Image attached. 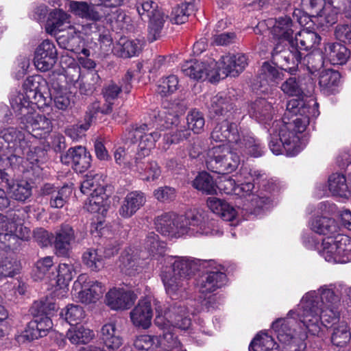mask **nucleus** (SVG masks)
Masks as SVG:
<instances>
[{
  "label": "nucleus",
  "mask_w": 351,
  "mask_h": 351,
  "mask_svg": "<svg viewBox=\"0 0 351 351\" xmlns=\"http://www.w3.org/2000/svg\"><path fill=\"white\" fill-rule=\"evenodd\" d=\"M181 71L185 75L195 80L208 79L210 82H216L221 78L214 61L210 63L197 60L187 61L182 65Z\"/></svg>",
  "instance_id": "f8f14e48"
},
{
  "label": "nucleus",
  "mask_w": 351,
  "mask_h": 351,
  "mask_svg": "<svg viewBox=\"0 0 351 351\" xmlns=\"http://www.w3.org/2000/svg\"><path fill=\"white\" fill-rule=\"evenodd\" d=\"M311 228L319 234H330L337 232L338 226L334 219L327 217H317L311 223Z\"/></svg>",
  "instance_id": "c03bdc74"
},
{
  "label": "nucleus",
  "mask_w": 351,
  "mask_h": 351,
  "mask_svg": "<svg viewBox=\"0 0 351 351\" xmlns=\"http://www.w3.org/2000/svg\"><path fill=\"white\" fill-rule=\"evenodd\" d=\"M23 138L21 132L13 127H10L0 130V144L4 145L5 154L13 152L19 153V151L15 148L17 141Z\"/></svg>",
  "instance_id": "72a5a7b5"
},
{
  "label": "nucleus",
  "mask_w": 351,
  "mask_h": 351,
  "mask_svg": "<svg viewBox=\"0 0 351 351\" xmlns=\"http://www.w3.org/2000/svg\"><path fill=\"white\" fill-rule=\"evenodd\" d=\"M69 10L75 15L93 21H99L103 16L99 11L95 10L93 7L84 1H71Z\"/></svg>",
  "instance_id": "f704fd0d"
},
{
  "label": "nucleus",
  "mask_w": 351,
  "mask_h": 351,
  "mask_svg": "<svg viewBox=\"0 0 351 351\" xmlns=\"http://www.w3.org/2000/svg\"><path fill=\"white\" fill-rule=\"evenodd\" d=\"M320 42L321 37L317 32L304 29L295 34L294 39L290 40V47H295L299 51H308L317 47Z\"/></svg>",
  "instance_id": "b1692460"
},
{
  "label": "nucleus",
  "mask_w": 351,
  "mask_h": 351,
  "mask_svg": "<svg viewBox=\"0 0 351 351\" xmlns=\"http://www.w3.org/2000/svg\"><path fill=\"white\" fill-rule=\"evenodd\" d=\"M295 23L290 16H279L275 19V23L271 29V34L273 36L282 44L288 41L290 44L293 34L295 30Z\"/></svg>",
  "instance_id": "5701e85b"
},
{
  "label": "nucleus",
  "mask_w": 351,
  "mask_h": 351,
  "mask_svg": "<svg viewBox=\"0 0 351 351\" xmlns=\"http://www.w3.org/2000/svg\"><path fill=\"white\" fill-rule=\"evenodd\" d=\"M105 291L106 288L102 283L93 282L82 287L77 293V298L82 303H95L102 297Z\"/></svg>",
  "instance_id": "7c9ffc66"
},
{
  "label": "nucleus",
  "mask_w": 351,
  "mask_h": 351,
  "mask_svg": "<svg viewBox=\"0 0 351 351\" xmlns=\"http://www.w3.org/2000/svg\"><path fill=\"white\" fill-rule=\"evenodd\" d=\"M56 308L53 303L39 302L33 304L31 311L34 318L24 331L27 340L33 341L45 336L47 332L52 328L53 323L49 316Z\"/></svg>",
  "instance_id": "39448f33"
},
{
  "label": "nucleus",
  "mask_w": 351,
  "mask_h": 351,
  "mask_svg": "<svg viewBox=\"0 0 351 351\" xmlns=\"http://www.w3.org/2000/svg\"><path fill=\"white\" fill-rule=\"evenodd\" d=\"M280 78L281 73L278 68L267 62L263 64L258 73V80L261 87L271 85Z\"/></svg>",
  "instance_id": "ea45409f"
},
{
  "label": "nucleus",
  "mask_w": 351,
  "mask_h": 351,
  "mask_svg": "<svg viewBox=\"0 0 351 351\" xmlns=\"http://www.w3.org/2000/svg\"><path fill=\"white\" fill-rule=\"evenodd\" d=\"M29 230L21 224H17L12 219L2 216L0 221V241L4 242L13 236L25 239L28 236Z\"/></svg>",
  "instance_id": "393cba45"
},
{
  "label": "nucleus",
  "mask_w": 351,
  "mask_h": 351,
  "mask_svg": "<svg viewBox=\"0 0 351 351\" xmlns=\"http://www.w3.org/2000/svg\"><path fill=\"white\" fill-rule=\"evenodd\" d=\"M240 161L239 155H221L220 173L226 174L232 172L238 167Z\"/></svg>",
  "instance_id": "69168bd1"
},
{
  "label": "nucleus",
  "mask_w": 351,
  "mask_h": 351,
  "mask_svg": "<svg viewBox=\"0 0 351 351\" xmlns=\"http://www.w3.org/2000/svg\"><path fill=\"white\" fill-rule=\"evenodd\" d=\"M86 232H75L69 224H62L53 237V244L56 253L60 256H66L75 243H80L86 236Z\"/></svg>",
  "instance_id": "9d476101"
},
{
  "label": "nucleus",
  "mask_w": 351,
  "mask_h": 351,
  "mask_svg": "<svg viewBox=\"0 0 351 351\" xmlns=\"http://www.w3.org/2000/svg\"><path fill=\"white\" fill-rule=\"evenodd\" d=\"M320 254L334 263H346L351 261V238L343 234L323 239Z\"/></svg>",
  "instance_id": "0eeeda50"
},
{
  "label": "nucleus",
  "mask_w": 351,
  "mask_h": 351,
  "mask_svg": "<svg viewBox=\"0 0 351 351\" xmlns=\"http://www.w3.org/2000/svg\"><path fill=\"white\" fill-rule=\"evenodd\" d=\"M32 106L29 107L28 111L23 113L15 112L16 116L19 117L23 128L33 136L37 138H42L49 134L52 130L51 120L44 114L33 112Z\"/></svg>",
  "instance_id": "1a4fd4ad"
},
{
  "label": "nucleus",
  "mask_w": 351,
  "mask_h": 351,
  "mask_svg": "<svg viewBox=\"0 0 351 351\" xmlns=\"http://www.w3.org/2000/svg\"><path fill=\"white\" fill-rule=\"evenodd\" d=\"M145 202L146 197L143 192H130L122 201L119 213L123 218H130L145 204Z\"/></svg>",
  "instance_id": "4be33fe9"
},
{
  "label": "nucleus",
  "mask_w": 351,
  "mask_h": 351,
  "mask_svg": "<svg viewBox=\"0 0 351 351\" xmlns=\"http://www.w3.org/2000/svg\"><path fill=\"white\" fill-rule=\"evenodd\" d=\"M210 138L219 145H213V154L234 151L246 152L248 154H260L263 152L258 140L252 136L240 138L237 125L227 119L219 122L213 130Z\"/></svg>",
  "instance_id": "7ed1b4c3"
},
{
  "label": "nucleus",
  "mask_w": 351,
  "mask_h": 351,
  "mask_svg": "<svg viewBox=\"0 0 351 351\" xmlns=\"http://www.w3.org/2000/svg\"><path fill=\"white\" fill-rule=\"evenodd\" d=\"M281 90L289 96L298 97L299 99L303 95L300 82L295 77H291L284 82L281 85Z\"/></svg>",
  "instance_id": "052dcab7"
},
{
  "label": "nucleus",
  "mask_w": 351,
  "mask_h": 351,
  "mask_svg": "<svg viewBox=\"0 0 351 351\" xmlns=\"http://www.w3.org/2000/svg\"><path fill=\"white\" fill-rule=\"evenodd\" d=\"M152 116L156 122L165 128H171L173 125L178 127L179 117L167 110H154Z\"/></svg>",
  "instance_id": "864d4df0"
},
{
  "label": "nucleus",
  "mask_w": 351,
  "mask_h": 351,
  "mask_svg": "<svg viewBox=\"0 0 351 351\" xmlns=\"http://www.w3.org/2000/svg\"><path fill=\"white\" fill-rule=\"evenodd\" d=\"M61 315L64 316L66 321L70 325H75L83 320L85 317V313L82 306L70 304L66 306L64 312L62 311L61 313Z\"/></svg>",
  "instance_id": "6e6d98bb"
},
{
  "label": "nucleus",
  "mask_w": 351,
  "mask_h": 351,
  "mask_svg": "<svg viewBox=\"0 0 351 351\" xmlns=\"http://www.w3.org/2000/svg\"><path fill=\"white\" fill-rule=\"evenodd\" d=\"M101 332L102 340L108 349L117 350L122 345L123 339L114 323L103 326Z\"/></svg>",
  "instance_id": "e433bc0d"
},
{
  "label": "nucleus",
  "mask_w": 351,
  "mask_h": 351,
  "mask_svg": "<svg viewBox=\"0 0 351 351\" xmlns=\"http://www.w3.org/2000/svg\"><path fill=\"white\" fill-rule=\"evenodd\" d=\"M139 40L121 38L114 46L112 51L118 57L127 58L136 56L141 51Z\"/></svg>",
  "instance_id": "c756f323"
},
{
  "label": "nucleus",
  "mask_w": 351,
  "mask_h": 351,
  "mask_svg": "<svg viewBox=\"0 0 351 351\" xmlns=\"http://www.w3.org/2000/svg\"><path fill=\"white\" fill-rule=\"evenodd\" d=\"M328 189L332 195L348 197L350 195L346 179L341 173H332L328 178Z\"/></svg>",
  "instance_id": "a19ab883"
},
{
  "label": "nucleus",
  "mask_w": 351,
  "mask_h": 351,
  "mask_svg": "<svg viewBox=\"0 0 351 351\" xmlns=\"http://www.w3.org/2000/svg\"><path fill=\"white\" fill-rule=\"evenodd\" d=\"M207 263L212 268L202 275L197 282L198 290L202 293L213 292L223 286L226 282V275L221 265H217L213 261Z\"/></svg>",
  "instance_id": "2eb2a0df"
},
{
  "label": "nucleus",
  "mask_w": 351,
  "mask_h": 351,
  "mask_svg": "<svg viewBox=\"0 0 351 351\" xmlns=\"http://www.w3.org/2000/svg\"><path fill=\"white\" fill-rule=\"evenodd\" d=\"M237 181L230 176H225L221 177L217 184L216 189L226 194H234L237 189Z\"/></svg>",
  "instance_id": "774afa93"
},
{
  "label": "nucleus",
  "mask_w": 351,
  "mask_h": 351,
  "mask_svg": "<svg viewBox=\"0 0 351 351\" xmlns=\"http://www.w3.org/2000/svg\"><path fill=\"white\" fill-rule=\"evenodd\" d=\"M186 121L189 129L195 134H199L203 130L205 125L203 114L196 110H193L188 113Z\"/></svg>",
  "instance_id": "13d9d810"
},
{
  "label": "nucleus",
  "mask_w": 351,
  "mask_h": 351,
  "mask_svg": "<svg viewBox=\"0 0 351 351\" xmlns=\"http://www.w3.org/2000/svg\"><path fill=\"white\" fill-rule=\"evenodd\" d=\"M247 64L248 58L246 55L243 53L228 54L221 58L217 71L222 78L227 76L236 77L244 71Z\"/></svg>",
  "instance_id": "f3484780"
},
{
  "label": "nucleus",
  "mask_w": 351,
  "mask_h": 351,
  "mask_svg": "<svg viewBox=\"0 0 351 351\" xmlns=\"http://www.w3.org/2000/svg\"><path fill=\"white\" fill-rule=\"evenodd\" d=\"M162 280L166 293L172 299H179L184 297L189 285V280L167 271L163 272Z\"/></svg>",
  "instance_id": "412c9836"
},
{
  "label": "nucleus",
  "mask_w": 351,
  "mask_h": 351,
  "mask_svg": "<svg viewBox=\"0 0 351 351\" xmlns=\"http://www.w3.org/2000/svg\"><path fill=\"white\" fill-rule=\"evenodd\" d=\"M285 44L277 43L271 52L273 60L280 64L282 69L291 74H294L302 63L303 54L295 47L287 49Z\"/></svg>",
  "instance_id": "ddd939ff"
},
{
  "label": "nucleus",
  "mask_w": 351,
  "mask_h": 351,
  "mask_svg": "<svg viewBox=\"0 0 351 351\" xmlns=\"http://www.w3.org/2000/svg\"><path fill=\"white\" fill-rule=\"evenodd\" d=\"M279 347L271 336L263 332L258 334L250 345L254 351H278Z\"/></svg>",
  "instance_id": "de8ad7c7"
},
{
  "label": "nucleus",
  "mask_w": 351,
  "mask_h": 351,
  "mask_svg": "<svg viewBox=\"0 0 351 351\" xmlns=\"http://www.w3.org/2000/svg\"><path fill=\"white\" fill-rule=\"evenodd\" d=\"M249 113L257 121L267 123L272 119L275 110L271 102L260 98L252 103Z\"/></svg>",
  "instance_id": "a878e982"
},
{
  "label": "nucleus",
  "mask_w": 351,
  "mask_h": 351,
  "mask_svg": "<svg viewBox=\"0 0 351 351\" xmlns=\"http://www.w3.org/2000/svg\"><path fill=\"white\" fill-rule=\"evenodd\" d=\"M101 176L99 174L86 175L81 184L80 190L84 194H103L104 189L100 183Z\"/></svg>",
  "instance_id": "3c124183"
},
{
  "label": "nucleus",
  "mask_w": 351,
  "mask_h": 351,
  "mask_svg": "<svg viewBox=\"0 0 351 351\" xmlns=\"http://www.w3.org/2000/svg\"><path fill=\"white\" fill-rule=\"evenodd\" d=\"M193 186L207 195L216 193V184L207 172L199 173L193 181Z\"/></svg>",
  "instance_id": "8fccbe9b"
},
{
  "label": "nucleus",
  "mask_w": 351,
  "mask_h": 351,
  "mask_svg": "<svg viewBox=\"0 0 351 351\" xmlns=\"http://www.w3.org/2000/svg\"><path fill=\"white\" fill-rule=\"evenodd\" d=\"M178 86V77L174 75H171L162 80L158 86L157 91L162 97H164L176 91Z\"/></svg>",
  "instance_id": "0e129e2a"
},
{
  "label": "nucleus",
  "mask_w": 351,
  "mask_h": 351,
  "mask_svg": "<svg viewBox=\"0 0 351 351\" xmlns=\"http://www.w3.org/2000/svg\"><path fill=\"white\" fill-rule=\"evenodd\" d=\"M208 108L209 116L215 118L217 116H226L233 109V106L230 97L218 94L211 98Z\"/></svg>",
  "instance_id": "2f4dec72"
},
{
  "label": "nucleus",
  "mask_w": 351,
  "mask_h": 351,
  "mask_svg": "<svg viewBox=\"0 0 351 351\" xmlns=\"http://www.w3.org/2000/svg\"><path fill=\"white\" fill-rule=\"evenodd\" d=\"M340 78L341 75L338 71L324 70L319 75V84L328 94H332L339 84Z\"/></svg>",
  "instance_id": "79ce46f5"
},
{
  "label": "nucleus",
  "mask_w": 351,
  "mask_h": 351,
  "mask_svg": "<svg viewBox=\"0 0 351 351\" xmlns=\"http://www.w3.org/2000/svg\"><path fill=\"white\" fill-rule=\"evenodd\" d=\"M183 218V226L186 229V234H208L210 228L205 216L198 210H191L182 215Z\"/></svg>",
  "instance_id": "6ab92c4d"
},
{
  "label": "nucleus",
  "mask_w": 351,
  "mask_h": 351,
  "mask_svg": "<svg viewBox=\"0 0 351 351\" xmlns=\"http://www.w3.org/2000/svg\"><path fill=\"white\" fill-rule=\"evenodd\" d=\"M83 263L91 271H99L105 267V259L98 250L88 249L82 255Z\"/></svg>",
  "instance_id": "37998d69"
},
{
  "label": "nucleus",
  "mask_w": 351,
  "mask_h": 351,
  "mask_svg": "<svg viewBox=\"0 0 351 351\" xmlns=\"http://www.w3.org/2000/svg\"><path fill=\"white\" fill-rule=\"evenodd\" d=\"M136 298L132 291L123 288H113L106 295V304L113 310L130 308L134 304Z\"/></svg>",
  "instance_id": "a211bd4d"
},
{
  "label": "nucleus",
  "mask_w": 351,
  "mask_h": 351,
  "mask_svg": "<svg viewBox=\"0 0 351 351\" xmlns=\"http://www.w3.org/2000/svg\"><path fill=\"white\" fill-rule=\"evenodd\" d=\"M351 339L350 329L345 322L332 324L331 342L337 347L346 346Z\"/></svg>",
  "instance_id": "58836bf2"
},
{
  "label": "nucleus",
  "mask_w": 351,
  "mask_h": 351,
  "mask_svg": "<svg viewBox=\"0 0 351 351\" xmlns=\"http://www.w3.org/2000/svg\"><path fill=\"white\" fill-rule=\"evenodd\" d=\"M148 131L147 124L133 126L129 132L130 141H126L123 147H120L115 154L150 152L154 148L155 143L160 134L158 132L147 133Z\"/></svg>",
  "instance_id": "423d86ee"
},
{
  "label": "nucleus",
  "mask_w": 351,
  "mask_h": 351,
  "mask_svg": "<svg viewBox=\"0 0 351 351\" xmlns=\"http://www.w3.org/2000/svg\"><path fill=\"white\" fill-rule=\"evenodd\" d=\"M145 158H136L134 163L136 170L139 172L141 179L146 181H154L160 176V170L155 162L145 161Z\"/></svg>",
  "instance_id": "c9c22d12"
},
{
  "label": "nucleus",
  "mask_w": 351,
  "mask_h": 351,
  "mask_svg": "<svg viewBox=\"0 0 351 351\" xmlns=\"http://www.w3.org/2000/svg\"><path fill=\"white\" fill-rule=\"evenodd\" d=\"M319 115L317 104L311 106L303 99H291L286 106V111L282 118L283 125L280 127L278 135H274L269 145L273 154L282 152L284 147L287 154H295L302 150L296 133H302L309 124L310 118Z\"/></svg>",
  "instance_id": "f03ea898"
},
{
  "label": "nucleus",
  "mask_w": 351,
  "mask_h": 351,
  "mask_svg": "<svg viewBox=\"0 0 351 351\" xmlns=\"http://www.w3.org/2000/svg\"><path fill=\"white\" fill-rule=\"evenodd\" d=\"M206 204L213 213L220 216L225 221H231L237 215V210L223 199L210 197L206 200Z\"/></svg>",
  "instance_id": "bb28decb"
},
{
  "label": "nucleus",
  "mask_w": 351,
  "mask_h": 351,
  "mask_svg": "<svg viewBox=\"0 0 351 351\" xmlns=\"http://www.w3.org/2000/svg\"><path fill=\"white\" fill-rule=\"evenodd\" d=\"M66 337L73 344H86L95 337V334L89 328L84 326H80L69 329L66 333Z\"/></svg>",
  "instance_id": "49530a36"
},
{
  "label": "nucleus",
  "mask_w": 351,
  "mask_h": 351,
  "mask_svg": "<svg viewBox=\"0 0 351 351\" xmlns=\"http://www.w3.org/2000/svg\"><path fill=\"white\" fill-rule=\"evenodd\" d=\"M19 269V264L15 258L8 256L5 251H0V280L14 276Z\"/></svg>",
  "instance_id": "09e8293b"
},
{
  "label": "nucleus",
  "mask_w": 351,
  "mask_h": 351,
  "mask_svg": "<svg viewBox=\"0 0 351 351\" xmlns=\"http://www.w3.org/2000/svg\"><path fill=\"white\" fill-rule=\"evenodd\" d=\"M144 245L145 248L152 256L161 254L165 247L164 243L160 242L158 236L153 232L147 234Z\"/></svg>",
  "instance_id": "680f3d73"
},
{
  "label": "nucleus",
  "mask_w": 351,
  "mask_h": 351,
  "mask_svg": "<svg viewBox=\"0 0 351 351\" xmlns=\"http://www.w3.org/2000/svg\"><path fill=\"white\" fill-rule=\"evenodd\" d=\"M8 193L13 199L25 202L32 195V186L26 180L15 181L8 184Z\"/></svg>",
  "instance_id": "a18cd8bd"
},
{
  "label": "nucleus",
  "mask_w": 351,
  "mask_h": 351,
  "mask_svg": "<svg viewBox=\"0 0 351 351\" xmlns=\"http://www.w3.org/2000/svg\"><path fill=\"white\" fill-rule=\"evenodd\" d=\"M303 8L309 11L311 21L321 27H329L337 22V14L330 12L325 0H302Z\"/></svg>",
  "instance_id": "9b49d317"
},
{
  "label": "nucleus",
  "mask_w": 351,
  "mask_h": 351,
  "mask_svg": "<svg viewBox=\"0 0 351 351\" xmlns=\"http://www.w3.org/2000/svg\"><path fill=\"white\" fill-rule=\"evenodd\" d=\"M181 215L174 213H164L155 219L156 230L164 236L171 238H178L186 234V229L183 226Z\"/></svg>",
  "instance_id": "4468645a"
},
{
  "label": "nucleus",
  "mask_w": 351,
  "mask_h": 351,
  "mask_svg": "<svg viewBox=\"0 0 351 351\" xmlns=\"http://www.w3.org/2000/svg\"><path fill=\"white\" fill-rule=\"evenodd\" d=\"M156 311L158 313L155 319V324L164 330L162 343L168 350L180 348V341L175 336L169 325L177 327L182 330H186L191 326V322L189 317V312L184 305L176 303L162 315V309L158 302H156Z\"/></svg>",
  "instance_id": "20e7f679"
},
{
  "label": "nucleus",
  "mask_w": 351,
  "mask_h": 351,
  "mask_svg": "<svg viewBox=\"0 0 351 351\" xmlns=\"http://www.w3.org/2000/svg\"><path fill=\"white\" fill-rule=\"evenodd\" d=\"M138 14L149 18L148 39L154 42L161 36L162 30L168 16L152 0H141L136 4Z\"/></svg>",
  "instance_id": "6e6552de"
},
{
  "label": "nucleus",
  "mask_w": 351,
  "mask_h": 351,
  "mask_svg": "<svg viewBox=\"0 0 351 351\" xmlns=\"http://www.w3.org/2000/svg\"><path fill=\"white\" fill-rule=\"evenodd\" d=\"M195 10V5L192 2H186L174 8L171 12V21L176 24L184 23L188 16Z\"/></svg>",
  "instance_id": "603ef678"
},
{
  "label": "nucleus",
  "mask_w": 351,
  "mask_h": 351,
  "mask_svg": "<svg viewBox=\"0 0 351 351\" xmlns=\"http://www.w3.org/2000/svg\"><path fill=\"white\" fill-rule=\"evenodd\" d=\"M153 311L151 301L145 298L139 300L138 304L130 312V319L132 324L136 327L143 329L148 328L152 322Z\"/></svg>",
  "instance_id": "aec40b11"
},
{
  "label": "nucleus",
  "mask_w": 351,
  "mask_h": 351,
  "mask_svg": "<svg viewBox=\"0 0 351 351\" xmlns=\"http://www.w3.org/2000/svg\"><path fill=\"white\" fill-rule=\"evenodd\" d=\"M197 263L195 259L187 256H176L171 269L167 271L188 280L197 269Z\"/></svg>",
  "instance_id": "c85d7f7f"
},
{
  "label": "nucleus",
  "mask_w": 351,
  "mask_h": 351,
  "mask_svg": "<svg viewBox=\"0 0 351 351\" xmlns=\"http://www.w3.org/2000/svg\"><path fill=\"white\" fill-rule=\"evenodd\" d=\"M325 53L332 64H343L346 63L350 51L343 45L339 43H328L325 46Z\"/></svg>",
  "instance_id": "473e14b6"
},
{
  "label": "nucleus",
  "mask_w": 351,
  "mask_h": 351,
  "mask_svg": "<svg viewBox=\"0 0 351 351\" xmlns=\"http://www.w3.org/2000/svg\"><path fill=\"white\" fill-rule=\"evenodd\" d=\"M339 298L332 289L326 286L317 291L307 293L302 299L296 312L290 311L291 318L279 319L272 324V328L281 344L282 351L292 345L295 340L300 341V335L307 332L319 336L322 326L334 322L339 317L336 307Z\"/></svg>",
  "instance_id": "f257e3e1"
},
{
  "label": "nucleus",
  "mask_w": 351,
  "mask_h": 351,
  "mask_svg": "<svg viewBox=\"0 0 351 351\" xmlns=\"http://www.w3.org/2000/svg\"><path fill=\"white\" fill-rule=\"evenodd\" d=\"M119 267L123 273L128 276L135 275L139 267L138 250L134 247L125 249L120 258Z\"/></svg>",
  "instance_id": "cd10ccee"
},
{
  "label": "nucleus",
  "mask_w": 351,
  "mask_h": 351,
  "mask_svg": "<svg viewBox=\"0 0 351 351\" xmlns=\"http://www.w3.org/2000/svg\"><path fill=\"white\" fill-rule=\"evenodd\" d=\"M71 16L62 10H54L50 13L46 25V31L50 34H56L58 31L63 29L65 24L70 23Z\"/></svg>",
  "instance_id": "4c0bfd02"
},
{
  "label": "nucleus",
  "mask_w": 351,
  "mask_h": 351,
  "mask_svg": "<svg viewBox=\"0 0 351 351\" xmlns=\"http://www.w3.org/2000/svg\"><path fill=\"white\" fill-rule=\"evenodd\" d=\"M75 274L73 266L71 263H60L58 271L57 282L58 285L63 287L64 289L66 288Z\"/></svg>",
  "instance_id": "bf43d9fd"
},
{
  "label": "nucleus",
  "mask_w": 351,
  "mask_h": 351,
  "mask_svg": "<svg viewBox=\"0 0 351 351\" xmlns=\"http://www.w3.org/2000/svg\"><path fill=\"white\" fill-rule=\"evenodd\" d=\"M71 189L63 186L57 191H53L50 197V205L53 208H62L71 194Z\"/></svg>",
  "instance_id": "e2e57ef3"
},
{
  "label": "nucleus",
  "mask_w": 351,
  "mask_h": 351,
  "mask_svg": "<svg viewBox=\"0 0 351 351\" xmlns=\"http://www.w3.org/2000/svg\"><path fill=\"white\" fill-rule=\"evenodd\" d=\"M38 77L31 76L26 79L23 84L25 93H18L10 100L11 106L14 112L24 114L29 107L34 104L32 99H36L38 93Z\"/></svg>",
  "instance_id": "dca6fc26"
},
{
  "label": "nucleus",
  "mask_w": 351,
  "mask_h": 351,
  "mask_svg": "<svg viewBox=\"0 0 351 351\" xmlns=\"http://www.w3.org/2000/svg\"><path fill=\"white\" fill-rule=\"evenodd\" d=\"M105 196V193L95 195L91 193L85 203V209L92 213H101L104 215V212L106 211L104 204Z\"/></svg>",
  "instance_id": "5fc2aeb1"
},
{
  "label": "nucleus",
  "mask_w": 351,
  "mask_h": 351,
  "mask_svg": "<svg viewBox=\"0 0 351 351\" xmlns=\"http://www.w3.org/2000/svg\"><path fill=\"white\" fill-rule=\"evenodd\" d=\"M330 12H343L345 16L351 20V0H328Z\"/></svg>",
  "instance_id": "338daca9"
},
{
  "label": "nucleus",
  "mask_w": 351,
  "mask_h": 351,
  "mask_svg": "<svg viewBox=\"0 0 351 351\" xmlns=\"http://www.w3.org/2000/svg\"><path fill=\"white\" fill-rule=\"evenodd\" d=\"M302 63L306 66L310 73L313 74L323 67V56L319 51L313 52L302 58Z\"/></svg>",
  "instance_id": "4d7b16f0"
}]
</instances>
